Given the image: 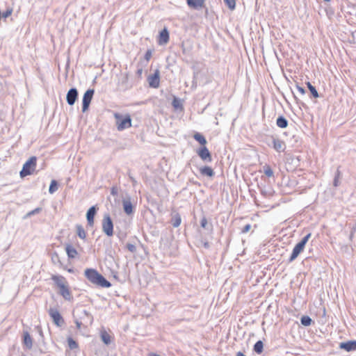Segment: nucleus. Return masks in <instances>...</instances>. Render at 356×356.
I'll return each mask as SVG.
<instances>
[{"label":"nucleus","instance_id":"obj_1","mask_svg":"<svg viewBox=\"0 0 356 356\" xmlns=\"http://www.w3.org/2000/svg\"><path fill=\"white\" fill-rule=\"evenodd\" d=\"M113 196L115 204H122L125 214L128 216H133L136 211V204L129 194L124 191L118 192L116 187L113 186Z\"/></svg>","mask_w":356,"mask_h":356},{"label":"nucleus","instance_id":"obj_2","mask_svg":"<svg viewBox=\"0 0 356 356\" xmlns=\"http://www.w3.org/2000/svg\"><path fill=\"white\" fill-rule=\"evenodd\" d=\"M84 275L89 282L97 286L109 288L111 286V283L96 269L86 268L84 271Z\"/></svg>","mask_w":356,"mask_h":356},{"label":"nucleus","instance_id":"obj_3","mask_svg":"<svg viewBox=\"0 0 356 356\" xmlns=\"http://www.w3.org/2000/svg\"><path fill=\"white\" fill-rule=\"evenodd\" d=\"M114 118L118 131H122L131 127V118L129 114L122 115L115 113H114Z\"/></svg>","mask_w":356,"mask_h":356},{"label":"nucleus","instance_id":"obj_4","mask_svg":"<svg viewBox=\"0 0 356 356\" xmlns=\"http://www.w3.org/2000/svg\"><path fill=\"white\" fill-rule=\"evenodd\" d=\"M311 236V233L307 234L300 240V242H298L295 245V247L293 249L292 253L290 257L289 258V263L293 262L299 256V254L303 252L305 247L307 243L308 242L309 239L310 238Z\"/></svg>","mask_w":356,"mask_h":356},{"label":"nucleus","instance_id":"obj_5","mask_svg":"<svg viewBox=\"0 0 356 356\" xmlns=\"http://www.w3.org/2000/svg\"><path fill=\"white\" fill-rule=\"evenodd\" d=\"M37 158L35 156H31L28 161L23 165V168L19 172L21 177H24L27 175H30L35 170L36 166Z\"/></svg>","mask_w":356,"mask_h":356},{"label":"nucleus","instance_id":"obj_6","mask_svg":"<svg viewBox=\"0 0 356 356\" xmlns=\"http://www.w3.org/2000/svg\"><path fill=\"white\" fill-rule=\"evenodd\" d=\"M48 313H49V315L50 316V317L52 318L53 322L58 327H60L64 324V323H65L64 319L56 308L51 307L49 309Z\"/></svg>","mask_w":356,"mask_h":356},{"label":"nucleus","instance_id":"obj_7","mask_svg":"<svg viewBox=\"0 0 356 356\" xmlns=\"http://www.w3.org/2000/svg\"><path fill=\"white\" fill-rule=\"evenodd\" d=\"M147 81L149 86L152 88H158L160 86V71L156 69L154 74L147 76Z\"/></svg>","mask_w":356,"mask_h":356},{"label":"nucleus","instance_id":"obj_8","mask_svg":"<svg viewBox=\"0 0 356 356\" xmlns=\"http://www.w3.org/2000/svg\"><path fill=\"white\" fill-rule=\"evenodd\" d=\"M94 93V89H88L84 93L82 99V112L84 113L88 109L90 102L92 99Z\"/></svg>","mask_w":356,"mask_h":356},{"label":"nucleus","instance_id":"obj_9","mask_svg":"<svg viewBox=\"0 0 356 356\" xmlns=\"http://www.w3.org/2000/svg\"><path fill=\"white\" fill-rule=\"evenodd\" d=\"M196 153L204 162L211 163L213 160L211 154L206 146L200 147Z\"/></svg>","mask_w":356,"mask_h":356},{"label":"nucleus","instance_id":"obj_10","mask_svg":"<svg viewBox=\"0 0 356 356\" xmlns=\"http://www.w3.org/2000/svg\"><path fill=\"white\" fill-rule=\"evenodd\" d=\"M79 92L76 88H70L66 95V101L70 106H73L78 99Z\"/></svg>","mask_w":356,"mask_h":356},{"label":"nucleus","instance_id":"obj_11","mask_svg":"<svg viewBox=\"0 0 356 356\" xmlns=\"http://www.w3.org/2000/svg\"><path fill=\"white\" fill-rule=\"evenodd\" d=\"M102 228L107 236H111V217L109 213H106L104 215Z\"/></svg>","mask_w":356,"mask_h":356},{"label":"nucleus","instance_id":"obj_12","mask_svg":"<svg viewBox=\"0 0 356 356\" xmlns=\"http://www.w3.org/2000/svg\"><path fill=\"white\" fill-rule=\"evenodd\" d=\"M339 348L346 350L347 352L356 350V341L353 340L340 343Z\"/></svg>","mask_w":356,"mask_h":356},{"label":"nucleus","instance_id":"obj_13","mask_svg":"<svg viewBox=\"0 0 356 356\" xmlns=\"http://www.w3.org/2000/svg\"><path fill=\"white\" fill-rule=\"evenodd\" d=\"M97 208L96 206H92L88 210L86 213V219L88 224L90 226H92L94 223V218L97 213Z\"/></svg>","mask_w":356,"mask_h":356},{"label":"nucleus","instance_id":"obj_14","mask_svg":"<svg viewBox=\"0 0 356 356\" xmlns=\"http://www.w3.org/2000/svg\"><path fill=\"white\" fill-rule=\"evenodd\" d=\"M170 39L169 31L166 28H164L159 33L158 43L160 45L165 44L168 42Z\"/></svg>","mask_w":356,"mask_h":356},{"label":"nucleus","instance_id":"obj_15","mask_svg":"<svg viewBox=\"0 0 356 356\" xmlns=\"http://www.w3.org/2000/svg\"><path fill=\"white\" fill-rule=\"evenodd\" d=\"M188 6L195 10H200L205 6V0H186Z\"/></svg>","mask_w":356,"mask_h":356},{"label":"nucleus","instance_id":"obj_16","mask_svg":"<svg viewBox=\"0 0 356 356\" xmlns=\"http://www.w3.org/2000/svg\"><path fill=\"white\" fill-rule=\"evenodd\" d=\"M273 148L278 152H283L286 149V145L284 141L279 138H272Z\"/></svg>","mask_w":356,"mask_h":356},{"label":"nucleus","instance_id":"obj_17","mask_svg":"<svg viewBox=\"0 0 356 356\" xmlns=\"http://www.w3.org/2000/svg\"><path fill=\"white\" fill-rule=\"evenodd\" d=\"M59 293L66 300H71L72 299V293L70 291L67 284H65V286H62V287L59 288Z\"/></svg>","mask_w":356,"mask_h":356},{"label":"nucleus","instance_id":"obj_18","mask_svg":"<svg viewBox=\"0 0 356 356\" xmlns=\"http://www.w3.org/2000/svg\"><path fill=\"white\" fill-rule=\"evenodd\" d=\"M51 280L58 288L67 284L66 279L62 275H52Z\"/></svg>","mask_w":356,"mask_h":356},{"label":"nucleus","instance_id":"obj_19","mask_svg":"<svg viewBox=\"0 0 356 356\" xmlns=\"http://www.w3.org/2000/svg\"><path fill=\"white\" fill-rule=\"evenodd\" d=\"M118 88L120 90H125L129 88L128 84V76L127 74L121 76L118 82Z\"/></svg>","mask_w":356,"mask_h":356},{"label":"nucleus","instance_id":"obj_20","mask_svg":"<svg viewBox=\"0 0 356 356\" xmlns=\"http://www.w3.org/2000/svg\"><path fill=\"white\" fill-rule=\"evenodd\" d=\"M23 343L28 349L32 348L33 340L28 332H24L23 333Z\"/></svg>","mask_w":356,"mask_h":356},{"label":"nucleus","instance_id":"obj_21","mask_svg":"<svg viewBox=\"0 0 356 356\" xmlns=\"http://www.w3.org/2000/svg\"><path fill=\"white\" fill-rule=\"evenodd\" d=\"M200 172L202 175L212 177L214 176L215 172L209 166H203L200 168Z\"/></svg>","mask_w":356,"mask_h":356},{"label":"nucleus","instance_id":"obj_22","mask_svg":"<svg viewBox=\"0 0 356 356\" xmlns=\"http://www.w3.org/2000/svg\"><path fill=\"white\" fill-rule=\"evenodd\" d=\"M65 250L70 259L75 258L78 254L76 250L72 245H67Z\"/></svg>","mask_w":356,"mask_h":356},{"label":"nucleus","instance_id":"obj_23","mask_svg":"<svg viewBox=\"0 0 356 356\" xmlns=\"http://www.w3.org/2000/svg\"><path fill=\"white\" fill-rule=\"evenodd\" d=\"M276 124L280 128H286L288 126V120L284 116L280 115L277 118Z\"/></svg>","mask_w":356,"mask_h":356},{"label":"nucleus","instance_id":"obj_24","mask_svg":"<svg viewBox=\"0 0 356 356\" xmlns=\"http://www.w3.org/2000/svg\"><path fill=\"white\" fill-rule=\"evenodd\" d=\"M181 222V218L179 213H175L171 218V224L174 227H178Z\"/></svg>","mask_w":356,"mask_h":356},{"label":"nucleus","instance_id":"obj_25","mask_svg":"<svg viewBox=\"0 0 356 356\" xmlns=\"http://www.w3.org/2000/svg\"><path fill=\"white\" fill-rule=\"evenodd\" d=\"M193 138L196 141H197L201 145H202V147L205 146L206 144L207 143V141L205 137L200 133L196 132L193 135Z\"/></svg>","mask_w":356,"mask_h":356},{"label":"nucleus","instance_id":"obj_26","mask_svg":"<svg viewBox=\"0 0 356 356\" xmlns=\"http://www.w3.org/2000/svg\"><path fill=\"white\" fill-rule=\"evenodd\" d=\"M200 226L207 230L212 231L213 230V225L211 223H209L207 219L205 216H204L200 221Z\"/></svg>","mask_w":356,"mask_h":356},{"label":"nucleus","instance_id":"obj_27","mask_svg":"<svg viewBox=\"0 0 356 356\" xmlns=\"http://www.w3.org/2000/svg\"><path fill=\"white\" fill-rule=\"evenodd\" d=\"M254 351L257 354H261L264 350V343L261 340L257 341L254 345Z\"/></svg>","mask_w":356,"mask_h":356},{"label":"nucleus","instance_id":"obj_28","mask_svg":"<svg viewBox=\"0 0 356 356\" xmlns=\"http://www.w3.org/2000/svg\"><path fill=\"white\" fill-rule=\"evenodd\" d=\"M101 339L105 344H109L111 343V336L105 330L101 331Z\"/></svg>","mask_w":356,"mask_h":356},{"label":"nucleus","instance_id":"obj_29","mask_svg":"<svg viewBox=\"0 0 356 356\" xmlns=\"http://www.w3.org/2000/svg\"><path fill=\"white\" fill-rule=\"evenodd\" d=\"M307 88L309 90L312 95L314 98H318L319 97V95H318V92L317 90L316 89V88L314 86H312L310 82H307Z\"/></svg>","mask_w":356,"mask_h":356},{"label":"nucleus","instance_id":"obj_30","mask_svg":"<svg viewBox=\"0 0 356 356\" xmlns=\"http://www.w3.org/2000/svg\"><path fill=\"white\" fill-rule=\"evenodd\" d=\"M84 316H81V318L83 319L86 323L91 324L92 322V316L86 311L83 310L82 312Z\"/></svg>","mask_w":356,"mask_h":356},{"label":"nucleus","instance_id":"obj_31","mask_svg":"<svg viewBox=\"0 0 356 356\" xmlns=\"http://www.w3.org/2000/svg\"><path fill=\"white\" fill-rule=\"evenodd\" d=\"M58 184L57 181L53 179L51 181V184H50V186H49V193L53 194L54 193H55L58 190Z\"/></svg>","mask_w":356,"mask_h":356},{"label":"nucleus","instance_id":"obj_32","mask_svg":"<svg viewBox=\"0 0 356 356\" xmlns=\"http://www.w3.org/2000/svg\"><path fill=\"white\" fill-rule=\"evenodd\" d=\"M76 233L79 237L82 239H84L86 237L85 230L80 225H76Z\"/></svg>","mask_w":356,"mask_h":356},{"label":"nucleus","instance_id":"obj_33","mask_svg":"<svg viewBox=\"0 0 356 356\" xmlns=\"http://www.w3.org/2000/svg\"><path fill=\"white\" fill-rule=\"evenodd\" d=\"M300 322L305 326H309L312 324V320L309 316H302L300 318Z\"/></svg>","mask_w":356,"mask_h":356},{"label":"nucleus","instance_id":"obj_34","mask_svg":"<svg viewBox=\"0 0 356 356\" xmlns=\"http://www.w3.org/2000/svg\"><path fill=\"white\" fill-rule=\"evenodd\" d=\"M341 172L339 170V168H338L336 171L334 181H333L334 186L337 187L339 185V179L341 177Z\"/></svg>","mask_w":356,"mask_h":356},{"label":"nucleus","instance_id":"obj_35","mask_svg":"<svg viewBox=\"0 0 356 356\" xmlns=\"http://www.w3.org/2000/svg\"><path fill=\"white\" fill-rule=\"evenodd\" d=\"M264 172L268 177H271L274 175L273 170L268 165H265L264 166Z\"/></svg>","mask_w":356,"mask_h":356},{"label":"nucleus","instance_id":"obj_36","mask_svg":"<svg viewBox=\"0 0 356 356\" xmlns=\"http://www.w3.org/2000/svg\"><path fill=\"white\" fill-rule=\"evenodd\" d=\"M68 346L70 349H75L78 348V343L71 337L67 339Z\"/></svg>","mask_w":356,"mask_h":356},{"label":"nucleus","instance_id":"obj_37","mask_svg":"<svg viewBox=\"0 0 356 356\" xmlns=\"http://www.w3.org/2000/svg\"><path fill=\"white\" fill-rule=\"evenodd\" d=\"M42 211V208L41 207H37L35 208V209L28 212L25 216V218H29V217H31L33 215H35V214H38L39 213L40 211Z\"/></svg>","mask_w":356,"mask_h":356},{"label":"nucleus","instance_id":"obj_38","mask_svg":"<svg viewBox=\"0 0 356 356\" xmlns=\"http://www.w3.org/2000/svg\"><path fill=\"white\" fill-rule=\"evenodd\" d=\"M224 1L229 9L234 10L235 8V7H236L235 0H224Z\"/></svg>","mask_w":356,"mask_h":356},{"label":"nucleus","instance_id":"obj_39","mask_svg":"<svg viewBox=\"0 0 356 356\" xmlns=\"http://www.w3.org/2000/svg\"><path fill=\"white\" fill-rule=\"evenodd\" d=\"M113 278L118 280L120 282H124L125 281V275H122L121 277L118 273H114L113 271Z\"/></svg>","mask_w":356,"mask_h":356},{"label":"nucleus","instance_id":"obj_40","mask_svg":"<svg viewBox=\"0 0 356 356\" xmlns=\"http://www.w3.org/2000/svg\"><path fill=\"white\" fill-rule=\"evenodd\" d=\"M126 248H127V250L129 251H130L132 253H134L136 252V247L135 245L134 244H131V243H127L126 245Z\"/></svg>","mask_w":356,"mask_h":356},{"label":"nucleus","instance_id":"obj_41","mask_svg":"<svg viewBox=\"0 0 356 356\" xmlns=\"http://www.w3.org/2000/svg\"><path fill=\"white\" fill-rule=\"evenodd\" d=\"M51 259H52V261L54 263V264H56V263H60V258H59V256L57 253H54L52 257H51Z\"/></svg>","mask_w":356,"mask_h":356},{"label":"nucleus","instance_id":"obj_42","mask_svg":"<svg viewBox=\"0 0 356 356\" xmlns=\"http://www.w3.org/2000/svg\"><path fill=\"white\" fill-rule=\"evenodd\" d=\"M12 13H13V9L9 8V9H7L5 12H3L1 15L3 18H7L10 15H11Z\"/></svg>","mask_w":356,"mask_h":356},{"label":"nucleus","instance_id":"obj_43","mask_svg":"<svg viewBox=\"0 0 356 356\" xmlns=\"http://www.w3.org/2000/svg\"><path fill=\"white\" fill-rule=\"evenodd\" d=\"M251 229V225L247 224L241 229V233L245 234L248 232Z\"/></svg>","mask_w":356,"mask_h":356},{"label":"nucleus","instance_id":"obj_44","mask_svg":"<svg viewBox=\"0 0 356 356\" xmlns=\"http://www.w3.org/2000/svg\"><path fill=\"white\" fill-rule=\"evenodd\" d=\"M152 57V51L151 50H147L146 52H145V59L147 60V61H149V59L151 58Z\"/></svg>","mask_w":356,"mask_h":356},{"label":"nucleus","instance_id":"obj_45","mask_svg":"<svg viewBox=\"0 0 356 356\" xmlns=\"http://www.w3.org/2000/svg\"><path fill=\"white\" fill-rule=\"evenodd\" d=\"M296 88L300 92V94H302V95H305V94L306 90H305V89L304 88L297 85L296 86Z\"/></svg>","mask_w":356,"mask_h":356},{"label":"nucleus","instance_id":"obj_46","mask_svg":"<svg viewBox=\"0 0 356 356\" xmlns=\"http://www.w3.org/2000/svg\"><path fill=\"white\" fill-rule=\"evenodd\" d=\"M74 322L76 323L77 329H80L81 326V324H82V322L79 321L78 319H76Z\"/></svg>","mask_w":356,"mask_h":356},{"label":"nucleus","instance_id":"obj_47","mask_svg":"<svg viewBox=\"0 0 356 356\" xmlns=\"http://www.w3.org/2000/svg\"><path fill=\"white\" fill-rule=\"evenodd\" d=\"M172 105L175 108H178L179 106V103L177 102V99H174L173 102H172Z\"/></svg>","mask_w":356,"mask_h":356},{"label":"nucleus","instance_id":"obj_48","mask_svg":"<svg viewBox=\"0 0 356 356\" xmlns=\"http://www.w3.org/2000/svg\"><path fill=\"white\" fill-rule=\"evenodd\" d=\"M119 238L120 240H122L125 236H126V234L124 233H120L119 235H118Z\"/></svg>","mask_w":356,"mask_h":356},{"label":"nucleus","instance_id":"obj_49","mask_svg":"<svg viewBox=\"0 0 356 356\" xmlns=\"http://www.w3.org/2000/svg\"><path fill=\"white\" fill-rule=\"evenodd\" d=\"M204 247L207 249L209 248L210 247V245H209V242H204V244H203Z\"/></svg>","mask_w":356,"mask_h":356},{"label":"nucleus","instance_id":"obj_50","mask_svg":"<svg viewBox=\"0 0 356 356\" xmlns=\"http://www.w3.org/2000/svg\"><path fill=\"white\" fill-rule=\"evenodd\" d=\"M236 356H246L241 352H238Z\"/></svg>","mask_w":356,"mask_h":356},{"label":"nucleus","instance_id":"obj_51","mask_svg":"<svg viewBox=\"0 0 356 356\" xmlns=\"http://www.w3.org/2000/svg\"><path fill=\"white\" fill-rule=\"evenodd\" d=\"M142 72H143V70H142V69H138V70H137V74H139V75H140V74H142Z\"/></svg>","mask_w":356,"mask_h":356},{"label":"nucleus","instance_id":"obj_52","mask_svg":"<svg viewBox=\"0 0 356 356\" xmlns=\"http://www.w3.org/2000/svg\"><path fill=\"white\" fill-rule=\"evenodd\" d=\"M324 1H327V2H328V1H330V0H324Z\"/></svg>","mask_w":356,"mask_h":356}]
</instances>
